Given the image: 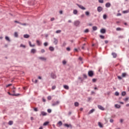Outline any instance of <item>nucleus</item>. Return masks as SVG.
I'll return each mask as SVG.
<instances>
[{
    "label": "nucleus",
    "instance_id": "nucleus-43",
    "mask_svg": "<svg viewBox=\"0 0 129 129\" xmlns=\"http://www.w3.org/2000/svg\"><path fill=\"white\" fill-rule=\"evenodd\" d=\"M84 33H88V32H89V30H88V29H86L85 30H84Z\"/></svg>",
    "mask_w": 129,
    "mask_h": 129
},
{
    "label": "nucleus",
    "instance_id": "nucleus-61",
    "mask_svg": "<svg viewBox=\"0 0 129 129\" xmlns=\"http://www.w3.org/2000/svg\"><path fill=\"white\" fill-rule=\"evenodd\" d=\"M119 16H121V14H120V13H118V14H117V17H119Z\"/></svg>",
    "mask_w": 129,
    "mask_h": 129
},
{
    "label": "nucleus",
    "instance_id": "nucleus-62",
    "mask_svg": "<svg viewBox=\"0 0 129 129\" xmlns=\"http://www.w3.org/2000/svg\"><path fill=\"white\" fill-rule=\"evenodd\" d=\"M83 77H84V78H87V76L85 74L83 75Z\"/></svg>",
    "mask_w": 129,
    "mask_h": 129
},
{
    "label": "nucleus",
    "instance_id": "nucleus-2",
    "mask_svg": "<svg viewBox=\"0 0 129 129\" xmlns=\"http://www.w3.org/2000/svg\"><path fill=\"white\" fill-rule=\"evenodd\" d=\"M50 77L52 79H56V78H57V76L56 75V74H54L53 73H51L50 74Z\"/></svg>",
    "mask_w": 129,
    "mask_h": 129
},
{
    "label": "nucleus",
    "instance_id": "nucleus-31",
    "mask_svg": "<svg viewBox=\"0 0 129 129\" xmlns=\"http://www.w3.org/2000/svg\"><path fill=\"white\" fill-rule=\"evenodd\" d=\"M75 106H79V103L77 102H75Z\"/></svg>",
    "mask_w": 129,
    "mask_h": 129
},
{
    "label": "nucleus",
    "instance_id": "nucleus-32",
    "mask_svg": "<svg viewBox=\"0 0 129 129\" xmlns=\"http://www.w3.org/2000/svg\"><path fill=\"white\" fill-rule=\"evenodd\" d=\"M85 15H86V16H89V15H90V13H89V12L87 11L85 12Z\"/></svg>",
    "mask_w": 129,
    "mask_h": 129
},
{
    "label": "nucleus",
    "instance_id": "nucleus-60",
    "mask_svg": "<svg viewBox=\"0 0 129 129\" xmlns=\"http://www.w3.org/2000/svg\"><path fill=\"white\" fill-rule=\"evenodd\" d=\"M54 20H55V18H51L50 21H51V22H53V21H54Z\"/></svg>",
    "mask_w": 129,
    "mask_h": 129
},
{
    "label": "nucleus",
    "instance_id": "nucleus-44",
    "mask_svg": "<svg viewBox=\"0 0 129 129\" xmlns=\"http://www.w3.org/2000/svg\"><path fill=\"white\" fill-rule=\"evenodd\" d=\"M100 4H103V0H98Z\"/></svg>",
    "mask_w": 129,
    "mask_h": 129
},
{
    "label": "nucleus",
    "instance_id": "nucleus-15",
    "mask_svg": "<svg viewBox=\"0 0 129 129\" xmlns=\"http://www.w3.org/2000/svg\"><path fill=\"white\" fill-rule=\"evenodd\" d=\"M36 52H37V50H36L35 49H32L31 50V53H32V54H35Z\"/></svg>",
    "mask_w": 129,
    "mask_h": 129
},
{
    "label": "nucleus",
    "instance_id": "nucleus-14",
    "mask_svg": "<svg viewBox=\"0 0 129 129\" xmlns=\"http://www.w3.org/2000/svg\"><path fill=\"white\" fill-rule=\"evenodd\" d=\"M24 38H25V39H28L30 38V35H29V34H25L24 35Z\"/></svg>",
    "mask_w": 129,
    "mask_h": 129
},
{
    "label": "nucleus",
    "instance_id": "nucleus-34",
    "mask_svg": "<svg viewBox=\"0 0 129 129\" xmlns=\"http://www.w3.org/2000/svg\"><path fill=\"white\" fill-rule=\"evenodd\" d=\"M125 94H126V93H125V92H124V91H123V92H122L121 93V95H122V96H124L125 95Z\"/></svg>",
    "mask_w": 129,
    "mask_h": 129
},
{
    "label": "nucleus",
    "instance_id": "nucleus-18",
    "mask_svg": "<svg viewBox=\"0 0 129 129\" xmlns=\"http://www.w3.org/2000/svg\"><path fill=\"white\" fill-rule=\"evenodd\" d=\"M73 14L74 15H77V14H78V11H77V10H74Z\"/></svg>",
    "mask_w": 129,
    "mask_h": 129
},
{
    "label": "nucleus",
    "instance_id": "nucleus-57",
    "mask_svg": "<svg viewBox=\"0 0 129 129\" xmlns=\"http://www.w3.org/2000/svg\"><path fill=\"white\" fill-rule=\"evenodd\" d=\"M14 22L17 23V24H20V25H21V22H20L18 21H15Z\"/></svg>",
    "mask_w": 129,
    "mask_h": 129
},
{
    "label": "nucleus",
    "instance_id": "nucleus-63",
    "mask_svg": "<svg viewBox=\"0 0 129 129\" xmlns=\"http://www.w3.org/2000/svg\"><path fill=\"white\" fill-rule=\"evenodd\" d=\"M34 111H38V108H35L34 109Z\"/></svg>",
    "mask_w": 129,
    "mask_h": 129
},
{
    "label": "nucleus",
    "instance_id": "nucleus-64",
    "mask_svg": "<svg viewBox=\"0 0 129 129\" xmlns=\"http://www.w3.org/2000/svg\"><path fill=\"white\" fill-rule=\"evenodd\" d=\"M71 49L70 48V47H67V51H70Z\"/></svg>",
    "mask_w": 129,
    "mask_h": 129
},
{
    "label": "nucleus",
    "instance_id": "nucleus-20",
    "mask_svg": "<svg viewBox=\"0 0 129 129\" xmlns=\"http://www.w3.org/2000/svg\"><path fill=\"white\" fill-rule=\"evenodd\" d=\"M14 37H15V38H18V37H19V34H18V32H15L14 33Z\"/></svg>",
    "mask_w": 129,
    "mask_h": 129
},
{
    "label": "nucleus",
    "instance_id": "nucleus-11",
    "mask_svg": "<svg viewBox=\"0 0 129 129\" xmlns=\"http://www.w3.org/2000/svg\"><path fill=\"white\" fill-rule=\"evenodd\" d=\"M8 94H9V95H12V96H18V95H20V94H11V93H10V92H8Z\"/></svg>",
    "mask_w": 129,
    "mask_h": 129
},
{
    "label": "nucleus",
    "instance_id": "nucleus-26",
    "mask_svg": "<svg viewBox=\"0 0 129 129\" xmlns=\"http://www.w3.org/2000/svg\"><path fill=\"white\" fill-rule=\"evenodd\" d=\"M115 107L116 108H120V105L118 104H115Z\"/></svg>",
    "mask_w": 129,
    "mask_h": 129
},
{
    "label": "nucleus",
    "instance_id": "nucleus-45",
    "mask_svg": "<svg viewBox=\"0 0 129 129\" xmlns=\"http://www.w3.org/2000/svg\"><path fill=\"white\" fill-rule=\"evenodd\" d=\"M116 31H121V28L118 27L116 29Z\"/></svg>",
    "mask_w": 129,
    "mask_h": 129
},
{
    "label": "nucleus",
    "instance_id": "nucleus-46",
    "mask_svg": "<svg viewBox=\"0 0 129 129\" xmlns=\"http://www.w3.org/2000/svg\"><path fill=\"white\" fill-rule=\"evenodd\" d=\"M20 47H22V48H26V45H24L23 44L20 45Z\"/></svg>",
    "mask_w": 129,
    "mask_h": 129
},
{
    "label": "nucleus",
    "instance_id": "nucleus-33",
    "mask_svg": "<svg viewBox=\"0 0 129 129\" xmlns=\"http://www.w3.org/2000/svg\"><path fill=\"white\" fill-rule=\"evenodd\" d=\"M126 76V73H123L122 74V77H125Z\"/></svg>",
    "mask_w": 129,
    "mask_h": 129
},
{
    "label": "nucleus",
    "instance_id": "nucleus-25",
    "mask_svg": "<svg viewBox=\"0 0 129 129\" xmlns=\"http://www.w3.org/2000/svg\"><path fill=\"white\" fill-rule=\"evenodd\" d=\"M63 88H64L65 89H67V90H68V89H69V87L67 85H64Z\"/></svg>",
    "mask_w": 129,
    "mask_h": 129
},
{
    "label": "nucleus",
    "instance_id": "nucleus-28",
    "mask_svg": "<svg viewBox=\"0 0 129 129\" xmlns=\"http://www.w3.org/2000/svg\"><path fill=\"white\" fill-rule=\"evenodd\" d=\"M57 124L59 125V126H61V125H62L63 124V123H62V121H58V122L57 123Z\"/></svg>",
    "mask_w": 129,
    "mask_h": 129
},
{
    "label": "nucleus",
    "instance_id": "nucleus-48",
    "mask_svg": "<svg viewBox=\"0 0 129 129\" xmlns=\"http://www.w3.org/2000/svg\"><path fill=\"white\" fill-rule=\"evenodd\" d=\"M44 46H45V47H47V46H48V42H45L44 43Z\"/></svg>",
    "mask_w": 129,
    "mask_h": 129
},
{
    "label": "nucleus",
    "instance_id": "nucleus-58",
    "mask_svg": "<svg viewBox=\"0 0 129 129\" xmlns=\"http://www.w3.org/2000/svg\"><path fill=\"white\" fill-rule=\"evenodd\" d=\"M41 53H45V49H41Z\"/></svg>",
    "mask_w": 129,
    "mask_h": 129
},
{
    "label": "nucleus",
    "instance_id": "nucleus-10",
    "mask_svg": "<svg viewBox=\"0 0 129 129\" xmlns=\"http://www.w3.org/2000/svg\"><path fill=\"white\" fill-rule=\"evenodd\" d=\"M42 115L43 116H45L47 115V112H44V111H41V114H40V116Z\"/></svg>",
    "mask_w": 129,
    "mask_h": 129
},
{
    "label": "nucleus",
    "instance_id": "nucleus-12",
    "mask_svg": "<svg viewBox=\"0 0 129 129\" xmlns=\"http://www.w3.org/2000/svg\"><path fill=\"white\" fill-rule=\"evenodd\" d=\"M98 107L99 109H100L101 110H104V108L101 105H98Z\"/></svg>",
    "mask_w": 129,
    "mask_h": 129
},
{
    "label": "nucleus",
    "instance_id": "nucleus-6",
    "mask_svg": "<svg viewBox=\"0 0 129 129\" xmlns=\"http://www.w3.org/2000/svg\"><path fill=\"white\" fill-rule=\"evenodd\" d=\"M38 59L41 61H46L47 60V58L45 57H39Z\"/></svg>",
    "mask_w": 129,
    "mask_h": 129
},
{
    "label": "nucleus",
    "instance_id": "nucleus-38",
    "mask_svg": "<svg viewBox=\"0 0 129 129\" xmlns=\"http://www.w3.org/2000/svg\"><path fill=\"white\" fill-rule=\"evenodd\" d=\"M20 25H22V26H28V24H26V23H21Z\"/></svg>",
    "mask_w": 129,
    "mask_h": 129
},
{
    "label": "nucleus",
    "instance_id": "nucleus-27",
    "mask_svg": "<svg viewBox=\"0 0 129 129\" xmlns=\"http://www.w3.org/2000/svg\"><path fill=\"white\" fill-rule=\"evenodd\" d=\"M49 49L50 51H53L54 50V47H53L52 46H50Z\"/></svg>",
    "mask_w": 129,
    "mask_h": 129
},
{
    "label": "nucleus",
    "instance_id": "nucleus-40",
    "mask_svg": "<svg viewBox=\"0 0 129 129\" xmlns=\"http://www.w3.org/2000/svg\"><path fill=\"white\" fill-rule=\"evenodd\" d=\"M47 112H48V113H51V112H52V110H51L50 109H47Z\"/></svg>",
    "mask_w": 129,
    "mask_h": 129
},
{
    "label": "nucleus",
    "instance_id": "nucleus-3",
    "mask_svg": "<svg viewBox=\"0 0 129 129\" xmlns=\"http://www.w3.org/2000/svg\"><path fill=\"white\" fill-rule=\"evenodd\" d=\"M77 6L80 8L81 9V10H86V8H85L84 7L82 6V5H79L78 4H76Z\"/></svg>",
    "mask_w": 129,
    "mask_h": 129
},
{
    "label": "nucleus",
    "instance_id": "nucleus-50",
    "mask_svg": "<svg viewBox=\"0 0 129 129\" xmlns=\"http://www.w3.org/2000/svg\"><path fill=\"white\" fill-rule=\"evenodd\" d=\"M128 97H126L125 99H123V100H124V101H127V100H128Z\"/></svg>",
    "mask_w": 129,
    "mask_h": 129
},
{
    "label": "nucleus",
    "instance_id": "nucleus-36",
    "mask_svg": "<svg viewBox=\"0 0 129 129\" xmlns=\"http://www.w3.org/2000/svg\"><path fill=\"white\" fill-rule=\"evenodd\" d=\"M49 123V122L46 121L43 123V125L46 126L47 125V124Z\"/></svg>",
    "mask_w": 129,
    "mask_h": 129
},
{
    "label": "nucleus",
    "instance_id": "nucleus-7",
    "mask_svg": "<svg viewBox=\"0 0 129 129\" xmlns=\"http://www.w3.org/2000/svg\"><path fill=\"white\" fill-rule=\"evenodd\" d=\"M53 44H54V45H57V44H58V39L56 38H53Z\"/></svg>",
    "mask_w": 129,
    "mask_h": 129
},
{
    "label": "nucleus",
    "instance_id": "nucleus-59",
    "mask_svg": "<svg viewBox=\"0 0 129 129\" xmlns=\"http://www.w3.org/2000/svg\"><path fill=\"white\" fill-rule=\"evenodd\" d=\"M113 121H114L113 119H110V122L112 123V122H113Z\"/></svg>",
    "mask_w": 129,
    "mask_h": 129
},
{
    "label": "nucleus",
    "instance_id": "nucleus-35",
    "mask_svg": "<svg viewBox=\"0 0 129 129\" xmlns=\"http://www.w3.org/2000/svg\"><path fill=\"white\" fill-rule=\"evenodd\" d=\"M115 95L116 96H118L119 95V93H118V92H115Z\"/></svg>",
    "mask_w": 129,
    "mask_h": 129
},
{
    "label": "nucleus",
    "instance_id": "nucleus-55",
    "mask_svg": "<svg viewBox=\"0 0 129 129\" xmlns=\"http://www.w3.org/2000/svg\"><path fill=\"white\" fill-rule=\"evenodd\" d=\"M92 82L95 83V82H96V79H92Z\"/></svg>",
    "mask_w": 129,
    "mask_h": 129
},
{
    "label": "nucleus",
    "instance_id": "nucleus-17",
    "mask_svg": "<svg viewBox=\"0 0 129 129\" xmlns=\"http://www.w3.org/2000/svg\"><path fill=\"white\" fill-rule=\"evenodd\" d=\"M64 125L67 127H72V125H71V124H64Z\"/></svg>",
    "mask_w": 129,
    "mask_h": 129
},
{
    "label": "nucleus",
    "instance_id": "nucleus-1",
    "mask_svg": "<svg viewBox=\"0 0 129 129\" xmlns=\"http://www.w3.org/2000/svg\"><path fill=\"white\" fill-rule=\"evenodd\" d=\"M88 75L89 77H92L93 75H94V73H93L92 71H89L88 73Z\"/></svg>",
    "mask_w": 129,
    "mask_h": 129
},
{
    "label": "nucleus",
    "instance_id": "nucleus-16",
    "mask_svg": "<svg viewBox=\"0 0 129 129\" xmlns=\"http://www.w3.org/2000/svg\"><path fill=\"white\" fill-rule=\"evenodd\" d=\"M29 45L30 47H35V44H32V42H31V41H29Z\"/></svg>",
    "mask_w": 129,
    "mask_h": 129
},
{
    "label": "nucleus",
    "instance_id": "nucleus-37",
    "mask_svg": "<svg viewBox=\"0 0 129 129\" xmlns=\"http://www.w3.org/2000/svg\"><path fill=\"white\" fill-rule=\"evenodd\" d=\"M67 63V62L66 61V60H63L62 61V64L63 65H66V63Z\"/></svg>",
    "mask_w": 129,
    "mask_h": 129
},
{
    "label": "nucleus",
    "instance_id": "nucleus-51",
    "mask_svg": "<svg viewBox=\"0 0 129 129\" xmlns=\"http://www.w3.org/2000/svg\"><path fill=\"white\" fill-rule=\"evenodd\" d=\"M56 88V86H53L52 87V90H54V89H55Z\"/></svg>",
    "mask_w": 129,
    "mask_h": 129
},
{
    "label": "nucleus",
    "instance_id": "nucleus-41",
    "mask_svg": "<svg viewBox=\"0 0 129 129\" xmlns=\"http://www.w3.org/2000/svg\"><path fill=\"white\" fill-rule=\"evenodd\" d=\"M106 17H107V16H106V15H105V14H104L103 16L104 20H106Z\"/></svg>",
    "mask_w": 129,
    "mask_h": 129
},
{
    "label": "nucleus",
    "instance_id": "nucleus-22",
    "mask_svg": "<svg viewBox=\"0 0 129 129\" xmlns=\"http://www.w3.org/2000/svg\"><path fill=\"white\" fill-rule=\"evenodd\" d=\"M5 39L6 40V41H8V42H11V39H10V38H9V37L8 36L5 37Z\"/></svg>",
    "mask_w": 129,
    "mask_h": 129
},
{
    "label": "nucleus",
    "instance_id": "nucleus-53",
    "mask_svg": "<svg viewBox=\"0 0 129 129\" xmlns=\"http://www.w3.org/2000/svg\"><path fill=\"white\" fill-rule=\"evenodd\" d=\"M65 46H66V42H63L62 44V47H65Z\"/></svg>",
    "mask_w": 129,
    "mask_h": 129
},
{
    "label": "nucleus",
    "instance_id": "nucleus-5",
    "mask_svg": "<svg viewBox=\"0 0 129 129\" xmlns=\"http://www.w3.org/2000/svg\"><path fill=\"white\" fill-rule=\"evenodd\" d=\"M103 10V8H102V7L100 6L98 7L97 8V12H98V13H100L101 12H102Z\"/></svg>",
    "mask_w": 129,
    "mask_h": 129
},
{
    "label": "nucleus",
    "instance_id": "nucleus-39",
    "mask_svg": "<svg viewBox=\"0 0 129 129\" xmlns=\"http://www.w3.org/2000/svg\"><path fill=\"white\" fill-rule=\"evenodd\" d=\"M128 12H129L128 10L124 11H123V14H127Z\"/></svg>",
    "mask_w": 129,
    "mask_h": 129
},
{
    "label": "nucleus",
    "instance_id": "nucleus-54",
    "mask_svg": "<svg viewBox=\"0 0 129 129\" xmlns=\"http://www.w3.org/2000/svg\"><path fill=\"white\" fill-rule=\"evenodd\" d=\"M47 99L48 100H51V99H52V98L51 97V96H49L47 97Z\"/></svg>",
    "mask_w": 129,
    "mask_h": 129
},
{
    "label": "nucleus",
    "instance_id": "nucleus-47",
    "mask_svg": "<svg viewBox=\"0 0 129 129\" xmlns=\"http://www.w3.org/2000/svg\"><path fill=\"white\" fill-rule=\"evenodd\" d=\"M55 33H56V34H59L60 33H61V30H57Z\"/></svg>",
    "mask_w": 129,
    "mask_h": 129
},
{
    "label": "nucleus",
    "instance_id": "nucleus-52",
    "mask_svg": "<svg viewBox=\"0 0 129 129\" xmlns=\"http://www.w3.org/2000/svg\"><path fill=\"white\" fill-rule=\"evenodd\" d=\"M12 84H8L6 86V87H10V86H12Z\"/></svg>",
    "mask_w": 129,
    "mask_h": 129
},
{
    "label": "nucleus",
    "instance_id": "nucleus-29",
    "mask_svg": "<svg viewBox=\"0 0 129 129\" xmlns=\"http://www.w3.org/2000/svg\"><path fill=\"white\" fill-rule=\"evenodd\" d=\"M98 125L100 127H103V126L102 125V124L100 122H98Z\"/></svg>",
    "mask_w": 129,
    "mask_h": 129
},
{
    "label": "nucleus",
    "instance_id": "nucleus-24",
    "mask_svg": "<svg viewBox=\"0 0 129 129\" xmlns=\"http://www.w3.org/2000/svg\"><path fill=\"white\" fill-rule=\"evenodd\" d=\"M13 123H14V122L13 121H12V120L9 121V122H8V124L9 125H13Z\"/></svg>",
    "mask_w": 129,
    "mask_h": 129
},
{
    "label": "nucleus",
    "instance_id": "nucleus-13",
    "mask_svg": "<svg viewBox=\"0 0 129 129\" xmlns=\"http://www.w3.org/2000/svg\"><path fill=\"white\" fill-rule=\"evenodd\" d=\"M110 6H111V4L110 3H107L105 4L106 8H110Z\"/></svg>",
    "mask_w": 129,
    "mask_h": 129
},
{
    "label": "nucleus",
    "instance_id": "nucleus-56",
    "mask_svg": "<svg viewBox=\"0 0 129 129\" xmlns=\"http://www.w3.org/2000/svg\"><path fill=\"white\" fill-rule=\"evenodd\" d=\"M117 78H118V79H119V80H121V79H122V78L120 76H118Z\"/></svg>",
    "mask_w": 129,
    "mask_h": 129
},
{
    "label": "nucleus",
    "instance_id": "nucleus-30",
    "mask_svg": "<svg viewBox=\"0 0 129 129\" xmlns=\"http://www.w3.org/2000/svg\"><path fill=\"white\" fill-rule=\"evenodd\" d=\"M92 29H93V31H96V30H97V27H96V26H93V27H92Z\"/></svg>",
    "mask_w": 129,
    "mask_h": 129
},
{
    "label": "nucleus",
    "instance_id": "nucleus-23",
    "mask_svg": "<svg viewBox=\"0 0 129 129\" xmlns=\"http://www.w3.org/2000/svg\"><path fill=\"white\" fill-rule=\"evenodd\" d=\"M112 55L113 56V58H115L117 55L115 52L112 53Z\"/></svg>",
    "mask_w": 129,
    "mask_h": 129
},
{
    "label": "nucleus",
    "instance_id": "nucleus-8",
    "mask_svg": "<svg viewBox=\"0 0 129 129\" xmlns=\"http://www.w3.org/2000/svg\"><path fill=\"white\" fill-rule=\"evenodd\" d=\"M60 103V102L59 101H57L53 103L52 104V106H56V105H58Z\"/></svg>",
    "mask_w": 129,
    "mask_h": 129
},
{
    "label": "nucleus",
    "instance_id": "nucleus-19",
    "mask_svg": "<svg viewBox=\"0 0 129 129\" xmlns=\"http://www.w3.org/2000/svg\"><path fill=\"white\" fill-rule=\"evenodd\" d=\"M36 43L38 45V46H41V44H42V43L41 42H40V41L39 40H36Z\"/></svg>",
    "mask_w": 129,
    "mask_h": 129
},
{
    "label": "nucleus",
    "instance_id": "nucleus-4",
    "mask_svg": "<svg viewBox=\"0 0 129 129\" xmlns=\"http://www.w3.org/2000/svg\"><path fill=\"white\" fill-rule=\"evenodd\" d=\"M74 25L76 26V27H78L79 25H80V21H76L74 23Z\"/></svg>",
    "mask_w": 129,
    "mask_h": 129
},
{
    "label": "nucleus",
    "instance_id": "nucleus-21",
    "mask_svg": "<svg viewBox=\"0 0 129 129\" xmlns=\"http://www.w3.org/2000/svg\"><path fill=\"white\" fill-rule=\"evenodd\" d=\"M95 109H92V110H91L89 113L88 114H91V113H93V112L95 111Z\"/></svg>",
    "mask_w": 129,
    "mask_h": 129
},
{
    "label": "nucleus",
    "instance_id": "nucleus-9",
    "mask_svg": "<svg viewBox=\"0 0 129 129\" xmlns=\"http://www.w3.org/2000/svg\"><path fill=\"white\" fill-rule=\"evenodd\" d=\"M100 33L102 34H105L106 33V30L104 28H102L100 30Z\"/></svg>",
    "mask_w": 129,
    "mask_h": 129
},
{
    "label": "nucleus",
    "instance_id": "nucleus-42",
    "mask_svg": "<svg viewBox=\"0 0 129 129\" xmlns=\"http://www.w3.org/2000/svg\"><path fill=\"white\" fill-rule=\"evenodd\" d=\"M118 39H123V36L122 35H120L118 37Z\"/></svg>",
    "mask_w": 129,
    "mask_h": 129
},
{
    "label": "nucleus",
    "instance_id": "nucleus-49",
    "mask_svg": "<svg viewBox=\"0 0 129 129\" xmlns=\"http://www.w3.org/2000/svg\"><path fill=\"white\" fill-rule=\"evenodd\" d=\"M99 37L101 39H104V36L103 35H100Z\"/></svg>",
    "mask_w": 129,
    "mask_h": 129
}]
</instances>
